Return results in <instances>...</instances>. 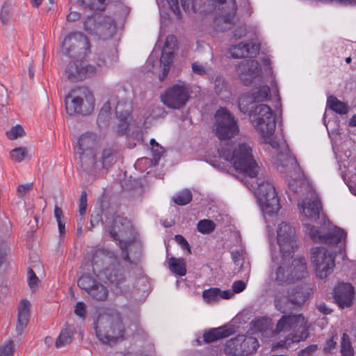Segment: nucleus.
Listing matches in <instances>:
<instances>
[{
	"instance_id": "obj_1",
	"label": "nucleus",
	"mask_w": 356,
	"mask_h": 356,
	"mask_svg": "<svg viewBox=\"0 0 356 356\" xmlns=\"http://www.w3.org/2000/svg\"><path fill=\"white\" fill-rule=\"evenodd\" d=\"M218 152L220 157L229 161L236 171L243 177L241 181L250 188L244 179H255L259 171L250 145L247 143H238L232 150L222 148ZM256 185L257 187L252 184L251 188L254 191L262 211L269 215L277 213L280 204L274 186L268 181H261L260 179H256Z\"/></svg>"
},
{
	"instance_id": "obj_2",
	"label": "nucleus",
	"mask_w": 356,
	"mask_h": 356,
	"mask_svg": "<svg viewBox=\"0 0 356 356\" xmlns=\"http://www.w3.org/2000/svg\"><path fill=\"white\" fill-rule=\"evenodd\" d=\"M254 102L250 94H243L239 97L238 108L243 113H250L254 127L264 142L277 149V155L284 156L292 166L297 167L296 159L291 155L285 140L282 138L273 136L276 122L272 109L264 104L250 106Z\"/></svg>"
},
{
	"instance_id": "obj_3",
	"label": "nucleus",
	"mask_w": 356,
	"mask_h": 356,
	"mask_svg": "<svg viewBox=\"0 0 356 356\" xmlns=\"http://www.w3.org/2000/svg\"><path fill=\"white\" fill-rule=\"evenodd\" d=\"M277 156V168L281 173L289 174L287 179L289 189L295 193H307L305 200L298 203V208L302 217L311 221H316L320 218L322 210L321 203L312 185L305 177L296 161L297 167L292 166L284 158Z\"/></svg>"
},
{
	"instance_id": "obj_4",
	"label": "nucleus",
	"mask_w": 356,
	"mask_h": 356,
	"mask_svg": "<svg viewBox=\"0 0 356 356\" xmlns=\"http://www.w3.org/2000/svg\"><path fill=\"white\" fill-rule=\"evenodd\" d=\"M307 275L305 259L301 256L279 254L272 252L269 278L277 284H289L305 278Z\"/></svg>"
},
{
	"instance_id": "obj_5",
	"label": "nucleus",
	"mask_w": 356,
	"mask_h": 356,
	"mask_svg": "<svg viewBox=\"0 0 356 356\" xmlns=\"http://www.w3.org/2000/svg\"><path fill=\"white\" fill-rule=\"evenodd\" d=\"M307 320L302 314L283 315L276 324L275 334L290 330L293 332L286 337L285 341L279 342L277 346H286L288 348L291 342L298 343L305 340L309 336Z\"/></svg>"
},
{
	"instance_id": "obj_6",
	"label": "nucleus",
	"mask_w": 356,
	"mask_h": 356,
	"mask_svg": "<svg viewBox=\"0 0 356 356\" xmlns=\"http://www.w3.org/2000/svg\"><path fill=\"white\" fill-rule=\"evenodd\" d=\"M95 325L97 337L104 344L124 337V330L118 314H100Z\"/></svg>"
},
{
	"instance_id": "obj_7",
	"label": "nucleus",
	"mask_w": 356,
	"mask_h": 356,
	"mask_svg": "<svg viewBox=\"0 0 356 356\" xmlns=\"http://www.w3.org/2000/svg\"><path fill=\"white\" fill-rule=\"evenodd\" d=\"M312 293L311 285L306 283L289 289L286 294L284 292H277L275 296V307L277 310L285 314L296 307H300L303 305Z\"/></svg>"
},
{
	"instance_id": "obj_8",
	"label": "nucleus",
	"mask_w": 356,
	"mask_h": 356,
	"mask_svg": "<svg viewBox=\"0 0 356 356\" xmlns=\"http://www.w3.org/2000/svg\"><path fill=\"white\" fill-rule=\"evenodd\" d=\"M65 108L70 115L90 114L95 108V98L86 87H78L70 91L65 97Z\"/></svg>"
},
{
	"instance_id": "obj_9",
	"label": "nucleus",
	"mask_w": 356,
	"mask_h": 356,
	"mask_svg": "<svg viewBox=\"0 0 356 356\" xmlns=\"http://www.w3.org/2000/svg\"><path fill=\"white\" fill-rule=\"evenodd\" d=\"M115 260V254L106 249H97L93 254L92 258V264L94 270L102 271L106 276L109 282L116 287V293H126L127 291L126 281L120 275L118 277V273L114 274L109 273V268L107 264L113 262Z\"/></svg>"
},
{
	"instance_id": "obj_10",
	"label": "nucleus",
	"mask_w": 356,
	"mask_h": 356,
	"mask_svg": "<svg viewBox=\"0 0 356 356\" xmlns=\"http://www.w3.org/2000/svg\"><path fill=\"white\" fill-rule=\"evenodd\" d=\"M99 146L98 137L91 132L83 134L78 139L76 156L79 161L81 169H90L95 164L94 154Z\"/></svg>"
},
{
	"instance_id": "obj_11",
	"label": "nucleus",
	"mask_w": 356,
	"mask_h": 356,
	"mask_svg": "<svg viewBox=\"0 0 356 356\" xmlns=\"http://www.w3.org/2000/svg\"><path fill=\"white\" fill-rule=\"evenodd\" d=\"M327 230L324 228L321 230L309 223L304 224V231L314 243H321L327 245H335L346 238V232L339 227L332 226L328 220Z\"/></svg>"
},
{
	"instance_id": "obj_12",
	"label": "nucleus",
	"mask_w": 356,
	"mask_h": 356,
	"mask_svg": "<svg viewBox=\"0 0 356 356\" xmlns=\"http://www.w3.org/2000/svg\"><path fill=\"white\" fill-rule=\"evenodd\" d=\"M214 131L221 140H228L238 134V126L234 116L225 108L218 110L215 115Z\"/></svg>"
},
{
	"instance_id": "obj_13",
	"label": "nucleus",
	"mask_w": 356,
	"mask_h": 356,
	"mask_svg": "<svg viewBox=\"0 0 356 356\" xmlns=\"http://www.w3.org/2000/svg\"><path fill=\"white\" fill-rule=\"evenodd\" d=\"M311 261L314 266L316 276L321 279L327 277L335 266L334 255L323 247L311 249Z\"/></svg>"
},
{
	"instance_id": "obj_14",
	"label": "nucleus",
	"mask_w": 356,
	"mask_h": 356,
	"mask_svg": "<svg viewBox=\"0 0 356 356\" xmlns=\"http://www.w3.org/2000/svg\"><path fill=\"white\" fill-rule=\"evenodd\" d=\"M277 241L280 248L277 254L292 255L298 248L294 227L286 222H281L277 230Z\"/></svg>"
},
{
	"instance_id": "obj_15",
	"label": "nucleus",
	"mask_w": 356,
	"mask_h": 356,
	"mask_svg": "<svg viewBox=\"0 0 356 356\" xmlns=\"http://www.w3.org/2000/svg\"><path fill=\"white\" fill-rule=\"evenodd\" d=\"M190 88L184 83L173 85L162 95V102L168 108L179 109L188 102Z\"/></svg>"
},
{
	"instance_id": "obj_16",
	"label": "nucleus",
	"mask_w": 356,
	"mask_h": 356,
	"mask_svg": "<svg viewBox=\"0 0 356 356\" xmlns=\"http://www.w3.org/2000/svg\"><path fill=\"white\" fill-rule=\"evenodd\" d=\"M89 49V41L81 32L70 33L65 38L62 44L63 52L69 56L85 55Z\"/></svg>"
},
{
	"instance_id": "obj_17",
	"label": "nucleus",
	"mask_w": 356,
	"mask_h": 356,
	"mask_svg": "<svg viewBox=\"0 0 356 356\" xmlns=\"http://www.w3.org/2000/svg\"><path fill=\"white\" fill-rule=\"evenodd\" d=\"M215 9L220 10L219 16L216 19V29L225 31L233 24L236 6L235 0H214Z\"/></svg>"
},
{
	"instance_id": "obj_18",
	"label": "nucleus",
	"mask_w": 356,
	"mask_h": 356,
	"mask_svg": "<svg viewBox=\"0 0 356 356\" xmlns=\"http://www.w3.org/2000/svg\"><path fill=\"white\" fill-rule=\"evenodd\" d=\"M131 227L129 222L126 218H122L118 216L114 220V227L110 231V235L115 240L119 241V245L122 252V257L124 260L129 261V250L132 247L139 248L140 244L136 240L131 239L129 241L120 240L118 237V232L120 236H123V232L125 229H129Z\"/></svg>"
},
{
	"instance_id": "obj_19",
	"label": "nucleus",
	"mask_w": 356,
	"mask_h": 356,
	"mask_svg": "<svg viewBox=\"0 0 356 356\" xmlns=\"http://www.w3.org/2000/svg\"><path fill=\"white\" fill-rule=\"evenodd\" d=\"M97 67L88 64L83 60H74L70 62L66 67L65 72L72 81H81L96 74Z\"/></svg>"
},
{
	"instance_id": "obj_20",
	"label": "nucleus",
	"mask_w": 356,
	"mask_h": 356,
	"mask_svg": "<svg viewBox=\"0 0 356 356\" xmlns=\"http://www.w3.org/2000/svg\"><path fill=\"white\" fill-rule=\"evenodd\" d=\"M236 71L241 81L245 86L253 83L254 79L261 77L262 74L260 64L254 59H246L241 61L236 66Z\"/></svg>"
},
{
	"instance_id": "obj_21",
	"label": "nucleus",
	"mask_w": 356,
	"mask_h": 356,
	"mask_svg": "<svg viewBox=\"0 0 356 356\" xmlns=\"http://www.w3.org/2000/svg\"><path fill=\"white\" fill-rule=\"evenodd\" d=\"M176 42L177 39L174 35H168L165 38V44L162 50V55L160 60L161 66L162 67L161 73L159 76L160 81L164 80L168 74L173 61V50L176 47Z\"/></svg>"
},
{
	"instance_id": "obj_22",
	"label": "nucleus",
	"mask_w": 356,
	"mask_h": 356,
	"mask_svg": "<svg viewBox=\"0 0 356 356\" xmlns=\"http://www.w3.org/2000/svg\"><path fill=\"white\" fill-rule=\"evenodd\" d=\"M355 297L354 287L349 283H340L334 290V299L342 309L350 307Z\"/></svg>"
},
{
	"instance_id": "obj_23",
	"label": "nucleus",
	"mask_w": 356,
	"mask_h": 356,
	"mask_svg": "<svg viewBox=\"0 0 356 356\" xmlns=\"http://www.w3.org/2000/svg\"><path fill=\"white\" fill-rule=\"evenodd\" d=\"M132 106L127 100H120L115 106V115L119 120L118 133L123 134L128 129L131 122Z\"/></svg>"
},
{
	"instance_id": "obj_24",
	"label": "nucleus",
	"mask_w": 356,
	"mask_h": 356,
	"mask_svg": "<svg viewBox=\"0 0 356 356\" xmlns=\"http://www.w3.org/2000/svg\"><path fill=\"white\" fill-rule=\"evenodd\" d=\"M117 161L116 152L111 147H106L103 149L101 156L97 158L96 153L94 154L95 164L90 169H83L87 173H93L101 168H108Z\"/></svg>"
},
{
	"instance_id": "obj_25",
	"label": "nucleus",
	"mask_w": 356,
	"mask_h": 356,
	"mask_svg": "<svg viewBox=\"0 0 356 356\" xmlns=\"http://www.w3.org/2000/svg\"><path fill=\"white\" fill-rule=\"evenodd\" d=\"M251 330L253 332H260L264 337H268L275 334L272 328L271 319L267 317H258L250 323Z\"/></svg>"
},
{
	"instance_id": "obj_26",
	"label": "nucleus",
	"mask_w": 356,
	"mask_h": 356,
	"mask_svg": "<svg viewBox=\"0 0 356 356\" xmlns=\"http://www.w3.org/2000/svg\"><path fill=\"white\" fill-rule=\"evenodd\" d=\"M211 83L213 85V91L216 95L222 100H227L231 96L229 86L225 79L216 74L213 77Z\"/></svg>"
},
{
	"instance_id": "obj_27",
	"label": "nucleus",
	"mask_w": 356,
	"mask_h": 356,
	"mask_svg": "<svg viewBox=\"0 0 356 356\" xmlns=\"http://www.w3.org/2000/svg\"><path fill=\"white\" fill-rule=\"evenodd\" d=\"M30 306L31 304L27 300H22L20 302L16 325V331L18 334H21L27 325L30 316Z\"/></svg>"
},
{
	"instance_id": "obj_28",
	"label": "nucleus",
	"mask_w": 356,
	"mask_h": 356,
	"mask_svg": "<svg viewBox=\"0 0 356 356\" xmlns=\"http://www.w3.org/2000/svg\"><path fill=\"white\" fill-rule=\"evenodd\" d=\"M233 333V329L227 325L213 328L203 334L204 341L207 343L215 341L221 338L230 336Z\"/></svg>"
},
{
	"instance_id": "obj_29",
	"label": "nucleus",
	"mask_w": 356,
	"mask_h": 356,
	"mask_svg": "<svg viewBox=\"0 0 356 356\" xmlns=\"http://www.w3.org/2000/svg\"><path fill=\"white\" fill-rule=\"evenodd\" d=\"M241 341L242 356H248L257 351L259 346L255 337L239 335Z\"/></svg>"
},
{
	"instance_id": "obj_30",
	"label": "nucleus",
	"mask_w": 356,
	"mask_h": 356,
	"mask_svg": "<svg viewBox=\"0 0 356 356\" xmlns=\"http://www.w3.org/2000/svg\"><path fill=\"white\" fill-rule=\"evenodd\" d=\"M326 106L339 115H345L348 112V106L336 97L330 95L327 98Z\"/></svg>"
},
{
	"instance_id": "obj_31",
	"label": "nucleus",
	"mask_w": 356,
	"mask_h": 356,
	"mask_svg": "<svg viewBox=\"0 0 356 356\" xmlns=\"http://www.w3.org/2000/svg\"><path fill=\"white\" fill-rule=\"evenodd\" d=\"M241 341L239 335L226 341L224 352L230 356H242Z\"/></svg>"
},
{
	"instance_id": "obj_32",
	"label": "nucleus",
	"mask_w": 356,
	"mask_h": 356,
	"mask_svg": "<svg viewBox=\"0 0 356 356\" xmlns=\"http://www.w3.org/2000/svg\"><path fill=\"white\" fill-rule=\"evenodd\" d=\"M270 88L264 85L252 88L249 94L254 102H262L270 99Z\"/></svg>"
},
{
	"instance_id": "obj_33",
	"label": "nucleus",
	"mask_w": 356,
	"mask_h": 356,
	"mask_svg": "<svg viewBox=\"0 0 356 356\" xmlns=\"http://www.w3.org/2000/svg\"><path fill=\"white\" fill-rule=\"evenodd\" d=\"M95 31V35H98L102 39H107L110 38L115 31V26L114 22L112 20L104 22H98Z\"/></svg>"
},
{
	"instance_id": "obj_34",
	"label": "nucleus",
	"mask_w": 356,
	"mask_h": 356,
	"mask_svg": "<svg viewBox=\"0 0 356 356\" xmlns=\"http://www.w3.org/2000/svg\"><path fill=\"white\" fill-rule=\"evenodd\" d=\"M168 267L171 272L179 276H184L186 273V263L182 258L172 257L168 260Z\"/></svg>"
},
{
	"instance_id": "obj_35",
	"label": "nucleus",
	"mask_w": 356,
	"mask_h": 356,
	"mask_svg": "<svg viewBox=\"0 0 356 356\" xmlns=\"http://www.w3.org/2000/svg\"><path fill=\"white\" fill-rule=\"evenodd\" d=\"M74 333V328L72 325H67L63 329L56 341V348L64 346L72 341Z\"/></svg>"
},
{
	"instance_id": "obj_36",
	"label": "nucleus",
	"mask_w": 356,
	"mask_h": 356,
	"mask_svg": "<svg viewBox=\"0 0 356 356\" xmlns=\"http://www.w3.org/2000/svg\"><path fill=\"white\" fill-rule=\"evenodd\" d=\"M340 354L341 356H354L355 355L350 337L346 332H343L341 337Z\"/></svg>"
},
{
	"instance_id": "obj_37",
	"label": "nucleus",
	"mask_w": 356,
	"mask_h": 356,
	"mask_svg": "<svg viewBox=\"0 0 356 356\" xmlns=\"http://www.w3.org/2000/svg\"><path fill=\"white\" fill-rule=\"evenodd\" d=\"M250 52V44L249 43L241 42L237 45L232 46L229 49L231 56L234 58L245 57Z\"/></svg>"
},
{
	"instance_id": "obj_38",
	"label": "nucleus",
	"mask_w": 356,
	"mask_h": 356,
	"mask_svg": "<svg viewBox=\"0 0 356 356\" xmlns=\"http://www.w3.org/2000/svg\"><path fill=\"white\" fill-rule=\"evenodd\" d=\"M89 295L98 301H104L107 299L108 295V289L101 283H98L89 292Z\"/></svg>"
},
{
	"instance_id": "obj_39",
	"label": "nucleus",
	"mask_w": 356,
	"mask_h": 356,
	"mask_svg": "<svg viewBox=\"0 0 356 356\" xmlns=\"http://www.w3.org/2000/svg\"><path fill=\"white\" fill-rule=\"evenodd\" d=\"M97 283L98 282L96 280L88 275L81 276L77 282L78 286L85 290L88 294Z\"/></svg>"
},
{
	"instance_id": "obj_40",
	"label": "nucleus",
	"mask_w": 356,
	"mask_h": 356,
	"mask_svg": "<svg viewBox=\"0 0 356 356\" xmlns=\"http://www.w3.org/2000/svg\"><path fill=\"white\" fill-rule=\"evenodd\" d=\"M216 228L215 222L209 219L200 220L197 225V229L199 232L203 234H209L214 231Z\"/></svg>"
},
{
	"instance_id": "obj_41",
	"label": "nucleus",
	"mask_w": 356,
	"mask_h": 356,
	"mask_svg": "<svg viewBox=\"0 0 356 356\" xmlns=\"http://www.w3.org/2000/svg\"><path fill=\"white\" fill-rule=\"evenodd\" d=\"M172 200L178 205H185L191 201L192 194L189 190L185 189L174 195Z\"/></svg>"
},
{
	"instance_id": "obj_42",
	"label": "nucleus",
	"mask_w": 356,
	"mask_h": 356,
	"mask_svg": "<svg viewBox=\"0 0 356 356\" xmlns=\"http://www.w3.org/2000/svg\"><path fill=\"white\" fill-rule=\"evenodd\" d=\"M204 300L209 304H211L220 300V289L211 288L204 290L202 293Z\"/></svg>"
},
{
	"instance_id": "obj_43",
	"label": "nucleus",
	"mask_w": 356,
	"mask_h": 356,
	"mask_svg": "<svg viewBox=\"0 0 356 356\" xmlns=\"http://www.w3.org/2000/svg\"><path fill=\"white\" fill-rule=\"evenodd\" d=\"M29 151L27 148L24 147H16L12 149L10 152V155L11 159L15 162H21L25 159V158L28 156Z\"/></svg>"
},
{
	"instance_id": "obj_44",
	"label": "nucleus",
	"mask_w": 356,
	"mask_h": 356,
	"mask_svg": "<svg viewBox=\"0 0 356 356\" xmlns=\"http://www.w3.org/2000/svg\"><path fill=\"white\" fill-rule=\"evenodd\" d=\"M104 0H78V3L83 8L99 10L104 9Z\"/></svg>"
},
{
	"instance_id": "obj_45",
	"label": "nucleus",
	"mask_w": 356,
	"mask_h": 356,
	"mask_svg": "<svg viewBox=\"0 0 356 356\" xmlns=\"http://www.w3.org/2000/svg\"><path fill=\"white\" fill-rule=\"evenodd\" d=\"M24 135V131L20 125L13 127L11 129L6 132V136L10 140H15Z\"/></svg>"
},
{
	"instance_id": "obj_46",
	"label": "nucleus",
	"mask_w": 356,
	"mask_h": 356,
	"mask_svg": "<svg viewBox=\"0 0 356 356\" xmlns=\"http://www.w3.org/2000/svg\"><path fill=\"white\" fill-rule=\"evenodd\" d=\"M15 345L12 341L6 342L0 346V356H13Z\"/></svg>"
},
{
	"instance_id": "obj_47",
	"label": "nucleus",
	"mask_w": 356,
	"mask_h": 356,
	"mask_svg": "<svg viewBox=\"0 0 356 356\" xmlns=\"http://www.w3.org/2000/svg\"><path fill=\"white\" fill-rule=\"evenodd\" d=\"M98 26V23L96 22V20L93 17H88L84 22V29L90 34H95V31L97 30V26Z\"/></svg>"
},
{
	"instance_id": "obj_48",
	"label": "nucleus",
	"mask_w": 356,
	"mask_h": 356,
	"mask_svg": "<svg viewBox=\"0 0 356 356\" xmlns=\"http://www.w3.org/2000/svg\"><path fill=\"white\" fill-rule=\"evenodd\" d=\"M191 68L193 73L200 76L206 74L209 70V68L206 65H203L199 62L193 63Z\"/></svg>"
},
{
	"instance_id": "obj_49",
	"label": "nucleus",
	"mask_w": 356,
	"mask_h": 356,
	"mask_svg": "<svg viewBox=\"0 0 356 356\" xmlns=\"http://www.w3.org/2000/svg\"><path fill=\"white\" fill-rule=\"evenodd\" d=\"M111 111V103L110 101L106 102L102 106L99 112L98 120H106L109 118Z\"/></svg>"
},
{
	"instance_id": "obj_50",
	"label": "nucleus",
	"mask_w": 356,
	"mask_h": 356,
	"mask_svg": "<svg viewBox=\"0 0 356 356\" xmlns=\"http://www.w3.org/2000/svg\"><path fill=\"white\" fill-rule=\"evenodd\" d=\"M29 285L32 291H35L38 282V278L32 269L28 271Z\"/></svg>"
},
{
	"instance_id": "obj_51",
	"label": "nucleus",
	"mask_w": 356,
	"mask_h": 356,
	"mask_svg": "<svg viewBox=\"0 0 356 356\" xmlns=\"http://www.w3.org/2000/svg\"><path fill=\"white\" fill-rule=\"evenodd\" d=\"M87 209V194L85 191L81 193L80 197V203H79V212L81 216H83L86 211Z\"/></svg>"
},
{
	"instance_id": "obj_52",
	"label": "nucleus",
	"mask_w": 356,
	"mask_h": 356,
	"mask_svg": "<svg viewBox=\"0 0 356 356\" xmlns=\"http://www.w3.org/2000/svg\"><path fill=\"white\" fill-rule=\"evenodd\" d=\"M246 287V283L242 280L235 281L232 284V293H238L242 292Z\"/></svg>"
},
{
	"instance_id": "obj_53",
	"label": "nucleus",
	"mask_w": 356,
	"mask_h": 356,
	"mask_svg": "<svg viewBox=\"0 0 356 356\" xmlns=\"http://www.w3.org/2000/svg\"><path fill=\"white\" fill-rule=\"evenodd\" d=\"M152 151L155 161L159 160L163 153V149L159 143L153 145V147H152Z\"/></svg>"
},
{
	"instance_id": "obj_54",
	"label": "nucleus",
	"mask_w": 356,
	"mask_h": 356,
	"mask_svg": "<svg viewBox=\"0 0 356 356\" xmlns=\"http://www.w3.org/2000/svg\"><path fill=\"white\" fill-rule=\"evenodd\" d=\"M32 184L28 183L18 186L17 189V195L19 197H23L32 188Z\"/></svg>"
},
{
	"instance_id": "obj_55",
	"label": "nucleus",
	"mask_w": 356,
	"mask_h": 356,
	"mask_svg": "<svg viewBox=\"0 0 356 356\" xmlns=\"http://www.w3.org/2000/svg\"><path fill=\"white\" fill-rule=\"evenodd\" d=\"M74 313L76 316L81 318H85L86 305L83 302H78L75 306Z\"/></svg>"
},
{
	"instance_id": "obj_56",
	"label": "nucleus",
	"mask_w": 356,
	"mask_h": 356,
	"mask_svg": "<svg viewBox=\"0 0 356 356\" xmlns=\"http://www.w3.org/2000/svg\"><path fill=\"white\" fill-rule=\"evenodd\" d=\"M117 60L116 52L113 51L111 56H108V58H104L103 59L100 58V63H98L97 65L99 67H101L103 65H110Z\"/></svg>"
},
{
	"instance_id": "obj_57",
	"label": "nucleus",
	"mask_w": 356,
	"mask_h": 356,
	"mask_svg": "<svg viewBox=\"0 0 356 356\" xmlns=\"http://www.w3.org/2000/svg\"><path fill=\"white\" fill-rule=\"evenodd\" d=\"M316 350V345H310L304 350H301L298 356H314V354Z\"/></svg>"
},
{
	"instance_id": "obj_58",
	"label": "nucleus",
	"mask_w": 356,
	"mask_h": 356,
	"mask_svg": "<svg viewBox=\"0 0 356 356\" xmlns=\"http://www.w3.org/2000/svg\"><path fill=\"white\" fill-rule=\"evenodd\" d=\"M337 339L334 336H332L331 339H327L324 346V351L330 352L332 349L336 347Z\"/></svg>"
},
{
	"instance_id": "obj_59",
	"label": "nucleus",
	"mask_w": 356,
	"mask_h": 356,
	"mask_svg": "<svg viewBox=\"0 0 356 356\" xmlns=\"http://www.w3.org/2000/svg\"><path fill=\"white\" fill-rule=\"evenodd\" d=\"M231 254H232V259L234 264L236 266H241L243 264L241 262V257H242L241 252L238 250L232 251Z\"/></svg>"
},
{
	"instance_id": "obj_60",
	"label": "nucleus",
	"mask_w": 356,
	"mask_h": 356,
	"mask_svg": "<svg viewBox=\"0 0 356 356\" xmlns=\"http://www.w3.org/2000/svg\"><path fill=\"white\" fill-rule=\"evenodd\" d=\"M245 34H246V27L245 26H243L234 31V36L236 38H240L245 36Z\"/></svg>"
},
{
	"instance_id": "obj_61",
	"label": "nucleus",
	"mask_w": 356,
	"mask_h": 356,
	"mask_svg": "<svg viewBox=\"0 0 356 356\" xmlns=\"http://www.w3.org/2000/svg\"><path fill=\"white\" fill-rule=\"evenodd\" d=\"M80 19V14L75 11H70L67 16V20L69 22H75Z\"/></svg>"
},
{
	"instance_id": "obj_62",
	"label": "nucleus",
	"mask_w": 356,
	"mask_h": 356,
	"mask_svg": "<svg viewBox=\"0 0 356 356\" xmlns=\"http://www.w3.org/2000/svg\"><path fill=\"white\" fill-rule=\"evenodd\" d=\"M170 7L171 10L177 13L179 10L178 0H166Z\"/></svg>"
},
{
	"instance_id": "obj_63",
	"label": "nucleus",
	"mask_w": 356,
	"mask_h": 356,
	"mask_svg": "<svg viewBox=\"0 0 356 356\" xmlns=\"http://www.w3.org/2000/svg\"><path fill=\"white\" fill-rule=\"evenodd\" d=\"M8 12L6 6H3L0 15V19L3 24H6L8 21Z\"/></svg>"
},
{
	"instance_id": "obj_64",
	"label": "nucleus",
	"mask_w": 356,
	"mask_h": 356,
	"mask_svg": "<svg viewBox=\"0 0 356 356\" xmlns=\"http://www.w3.org/2000/svg\"><path fill=\"white\" fill-rule=\"evenodd\" d=\"M233 296L232 291L229 290L221 291L220 289V300L221 299H229Z\"/></svg>"
}]
</instances>
